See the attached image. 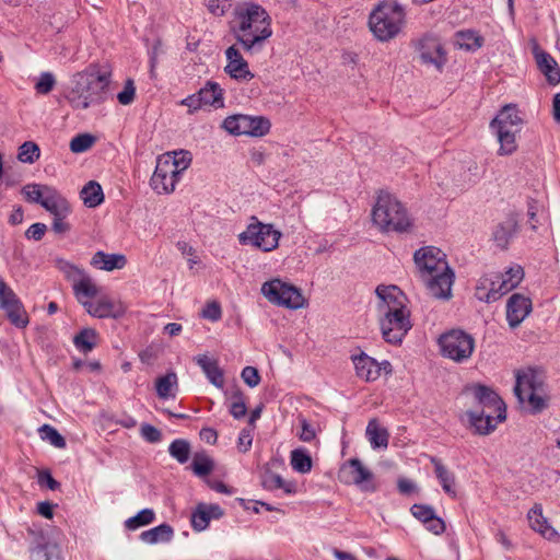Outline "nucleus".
I'll return each mask as SVG.
<instances>
[{"label": "nucleus", "instance_id": "obj_6", "mask_svg": "<svg viewBox=\"0 0 560 560\" xmlns=\"http://www.w3.org/2000/svg\"><path fill=\"white\" fill-rule=\"evenodd\" d=\"M372 220L385 232H405L411 225L406 208L388 192L378 195L372 211Z\"/></svg>", "mask_w": 560, "mask_h": 560}, {"label": "nucleus", "instance_id": "obj_43", "mask_svg": "<svg viewBox=\"0 0 560 560\" xmlns=\"http://www.w3.org/2000/svg\"><path fill=\"white\" fill-rule=\"evenodd\" d=\"M168 453L179 464H185L189 459L190 444L185 439H176L170 444Z\"/></svg>", "mask_w": 560, "mask_h": 560}, {"label": "nucleus", "instance_id": "obj_39", "mask_svg": "<svg viewBox=\"0 0 560 560\" xmlns=\"http://www.w3.org/2000/svg\"><path fill=\"white\" fill-rule=\"evenodd\" d=\"M290 463L292 468L300 474H307L312 469V458L303 448H296L291 452Z\"/></svg>", "mask_w": 560, "mask_h": 560}, {"label": "nucleus", "instance_id": "obj_58", "mask_svg": "<svg viewBox=\"0 0 560 560\" xmlns=\"http://www.w3.org/2000/svg\"><path fill=\"white\" fill-rule=\"evenodd\" d=\"M300 423H301V432L299 433L300 440H302L303 442H312L316 438V434H317V430H316L315 425L310 423L304 418L300 420Z\"/></svg>", "mask_w": 560, "mask_h": 560}, {"label": "nucleus", "instance_id": "obj_38", "mask_svg": "<svg viewBox=\"0 0 560 560\" xmlns=\"http://www.w3.org/2000/svg\"><path fill=\"white\" fill-rule=\"evenodd\" d=\"M177 387V375L175 372H168L156 380L155 388L160 398L166 399L175 397L173 389Z\"/></svg>", "mask_w": 560, "mask_h": 560}, {"label": "nucleus", "instance_id": "obj_46", "mask_svg": "<svg viewBox=\"0 0 560 560\" xmlns=\"http://www.w3.org/2000/svg\"><path fill=\"white\" fill-rule=\"evenodd\" d=\"M38 431L40 438L44 441H48L52 446L57 448L66 447L67 444L65 438L54 427L49 424H43Z\"/></svg>", "mask_w": 560, "mask_h": 560}, {"label": "nucleus", "instance_id": "obj_21", "mask_svg": "<svg viewBox=\"0 0 560 560\" xmlns=\"http://www.w3.org/2000/svg\"><path fill=\"white\" fill-rule=\"evenodd\" d=\"M533 310L532 300L523 294H512L506 303V320L510 328H517Z\"/></svg>", "mask_w": 560, "mask_h": 560}, {"label": "nucleus", "instance_id": "obj_61", "mask_svg": "<svg viewBox=\"0 0 560 560\" xmlns=\"http://www.w3.org/2000/svg\"><path fill=\"white\" fill-rule=\"evenodd\" d=\"M222 311L217 302H211L206 305V307L202 310V317L210 319L211 322H217L221 318Z\"/></svg>", "mask_w": 560, "mask_h": 560}, {"label": "nucleus", "instance_id": "obj_31", "mask_svg": "<svg viewBox=\"0 0 560 560\" xmlns=\"http://www.w3.org/2000/svg\"><path fill=\"white\" fill-rule=\"evenodd\" d=\"M431 463L434 466L435 476L439 479L443 490L451 497H456L454 474L450 471L436 457H431Z\"/></svg>", "mask_w": 560, "mask_h": 560}, {"label": "nucleus", "instance_id": "obj_63", "mask_svg": "<svg viewBox=\"0 0 560 560\" xmlns=\"http://www.w3.org/2000/svg\"><path fill=\"white\" fill-rule=\"evenodd\" d=\"M425 528L434 535H441L445 532V523L436 514L432 516V518L424 524Z\"/></svg>", "mask_w": 560, "mask_h": 560}, {"label": "nucleus", "instance_id": "obj_44", "mask_svg": "<svg viewBox=\"0 0 560 560\" xmlns=\"http://www.w3.org/2000/svg\"><path fill=\"white\" fill-rule=\"evenodd\" d=\"M161 156L170 159L168 163H173V167L176 168V173L179 176H182L183 172L186 171L191 163L190 153L187 151L167 152Z\"/></svg>", "mask_w": 560, "mask_h": 560}, {"label": "nucleus", "instance_id": "obj_51", "mask_svg": "<svg viewBox=\"0 0 560 560\" xmlns=\"http://www.w3.org/2000/svg\"><path fill=\"white\" fill-rule=\"evenodd\" d=\"M505 282L508 289L511 291L516 288L524 278V270L521 266L515 265L510 267L504 273H499Z\"/></svg>", "mask_w": 560, "mask_h": 560}, {"label": "nucleus", "instance_id": "obj_2", "mask_svg": "<svg viewBox=\"0 0 560 560\" xmlns=\"http://www.w3.org/2000/svg\"><path fill=\"white\" fill-rule=\"evenodd\" d=\"M378 324L384 340L392 345H400L412 328L407 296L397 285L380 284L375 289Z\"/></svg>", "mask_w": 560, "mask_h": 560}, {"label": "nucleus", "instance_id": "obj_5", "mask_svg": "<svg viewBox=\"0 0 560 560\" xmlns=\"http://www.w3.org/2000/svg\"><path fill=\"white\" fill-rule=\"evenodd\" d=\"M405 22V9L397 0L381 1L369 15L370 31L383 43L397 37Z\"/></svg>", "mask_w": 560, "mask_h": 560}, {"label": "nucleus", "instance_id": "obj_45", "mask_svg": "<svg viewBox=\"0 0 560 560\" xmlns=\"http://www.w3.org/2000/svg\"><path fill=\"white\" fill-rule=\"evenodd\" d=\"M46 188L52 187L47 185L28 184L23 187L22 194L28 202L39 203L42 206V202L46 197Z\"/></svg>", "mask_w": 560, "mask_h": 560}, {"label": "nucleus", "instance_id": "obj_1", "mask_svg": "<svg viewBox=\"0 0 560 560\" xmlns=\"http://www.w3.org/2000/svg\"><path fill=\"white\" fill-rule=\"evenodd\" d=\"M229 26L236 43L247 54L260 51L272 35L270 15L260 4L254 2L237 3Z\"/></svg>", "mask_w": 560, "mask_h": 560}, {"label": "nucleus", "instance_id": "obj_11", "mask_svg": "<svg viewBox=\"0 0 560 560\" xmlns=\"http://www.w3.org/2000/svg\"><path fill=\"white\" fill-rule=\"evenodd\" d=\"M442 354L455 362L468 360L475 349V339L460 329H453L439 339Z\"/></svg>", "mask_w": 560, "mask_h": 560}, {"label": "nucleus", "instance_id": "obj_22", "mask_svg": "<svg viewBox=\"0 0 560 560\" xmlns=\"http://www.w3.org/2000/svg\"><path fill=\"white\" fill-rule=\"evenodd\" d=\"M468 423L474 429L476 434L487 435L491 433L503 420L498 419V412L492 413L485 409L480 410H468L466 412Z\"/></svg>", "mask_w": 560, "mask_h": 560}, {"label": "nucleus", "instance_id": "obj_52", "mask_svg": "<svg viewBox=\"0 0 560 560\" xmlns=\"http://www.w3.org/2000/svg\"><path fill=\"white\" fill-rule=\"evenodd\" d=\"M21 301L15 292L0 277V308L3 310Z\"/></svg>", "mask_w": 560, "mask_h": 560}, {"label": "nucleus", "instance_id": "obj_42", "mask_svg": "<svg viewBox=\"0 0 560 560\" xmlns=\"http://www.w3.org/2000/svg\"><path fill=\"white\" fill-rule=\"evenodd\" d=\"M213 468V460L205 452L195 454L191 463V469L196 476H208Z\"/></svg>", "mask_w": 560, "mask_h": 560}, {"label": "nucleus", "instance_id": "obj_12", "mask_svg": "<svg viewBox=\"0 0 560 560\" xmlns=\"http://www.w3.org/2000/svg\"><path fill=\"white\" fill-rule=\"evenodd\" d=\"M270 121L262 116L236 114L222 121V128L233 136L262 137L270 130Z\"/></svg>", "mask_w": 560, "mask_h": 560}, {"label": "nucleus", "instance_id": "obj_27", "mask_svg": "<svg viewBox=\"0 0 560 560\" xmlns=\"http://www.w3.org/2000/svg\"><path fill=\"white\" fill-rule=\"evenodd\" d=\"M42 207L54 217H68L71 212V208L67 199L54 187L46 188V197L42 202Z\"/></svg>", "mask_w": 560, "mask_h": 560}, {"label": "nucleus", "instance_id": "obj_3", "mask_svg": "<svg viewBox=\"0 0 560 560\" xmlns=\"http://www.w3.org/2000/svg\"><path fill=\"white\" fill-rule=\"evenodd\" d=\"M413 260L429 293L435 299L448 300L454 272L446 261V255L438 247L425 246L416 250Z\"/></svg>", "mask_w": 560, "mask_h": 560}, {"label": "nucleus", "instance_id": "obj_60", "mask_svg": "<svg viewBox=\"0 0 560 560\" xmlns=\"http://www.w3.org/2000/svg\"><path fill=\"white\" fill-rule=\"evenodd\" d=\"M230 0H209L207 8L215 16H222L230 8Z\"/></svg>", "mask_w": 560, "mask_h": 560}, {"label": "nucleus", "instance_id": "obj_33", "mask_svg": "<svg viewBox=\"0 0 560 560\" xmlns=\"http://www.w3.org/2000/svg\"><path fill=\"white\" fill-rule=\"evenodd\" d=\"M174 536V530L168 524H161L156 527H153L149 530H144L140 535V539L150 545L159 544V542H168L172 540Z\"/></svg>", "mask_w": 560, "mask_h": 560}, {"label": "nucleus", "instance_id": "obj_36", "mask_svg": "<svg viewBox=\"0 0 560 560\" xmlns=\"http://www.w3.org/2000/svg\"><path fill=\"white\" fill-rule=\"evenodd\" d=\"M81 198L89 208H95L104 200V194L97 182L91 180L81 190Z\"/></svg>", "mask_w": 560, "mask_h": 560}, {"label": "nucleus", "instance_id": "obj_10", "mask_svg": "<svg viewBox=\"0 0 560 560\" xmlns=\"http://www.w3.org/2000/svg\"><path fill=\"white\" fill-rule=\"evenodd\" d=\"M261 294L270 303L290 310L302 308L305 305V299L300 289L278 278L262 283Z\"/></svg>", "mask_w": 560, "mask_h": 560}, {"label": "nucleus", "instance_id": "obj_49", "mask_svg": "<svg viewBox=\"0 0 560 560\" xmlns=\"http://www.w3.org/2000/svg\"><path fill=\"white\" fill-rule=\"evenodd\" d=\"M32 560H60L59 549L56 545H39L33 549Z\"/></svg>", "mask_w": 560, "mask_h": 560}, {"label": "nucleus", "instance_id": "obj_28", "mask_svg": "<svg viewBox=\"0 0 560 560\" xmlns=\"http://www.w3.org/2000/svg\"><path fill=\"white\" fill-rule=\"evenodd\" d=\"M127 264V259L121 254H106L102 250L96 252L92 259L91 265L97 269L112 271L114 269H122Z\"/></svg>", "mask_w": 560, "mask_h": 560}, {"label": "nucleus", "instance_id": "obj_57", "mask_svg": "<svg viewBox=\"0 0 560 560\" xmlns=\"http://www.w3.org/2000/svg\"><path fill=\"white\" fill-rule=\"evenodd\" d=\"M241 377L249 387H256L260 383L258 370L254 366H245L241 373Z\"/></svg>", "mask_w": 560, "mask_h": 560}, {"label": "nucleus", "instance_id": "obj_8", "mask_svg": "<svg viewBox=\"0 0 560 560\" xmlns=\"http://www.w3.org/2000/svg\"><path fill=\"white\" fill-rule=\"evenodd\" d=\"M523 119L515 105L509 104L502 107L499 114L490 122L491 129L495 132L500 148V155H510L516 151V133L520 132Z\"/></svg>", "mask_w": 560, "mask_h": 560}, {"label": "nucleus", "instance_id": "obj_37", "mask_svg": "<svg viewBox=\"0 0 560 560\" xmlns=\"http://www.w3.org/2000/svg\"><path fill=\"white\" fill-rule=\"evenodd\" d=\"M97 332L93 328H84L73 338L75 348L83 352H91L96 346Z\"/></svg>", "mask_w": 560, "mask_h": 560}, {"label": "nucleus", "instance_id": "obj_7", "mask_svg": "<svg viewBox=\"0 0 560 560\" xmlns=\"http://www.w3.org/2000/svg\"><path fill=\"white\" fill-rule=\"evenodd\" d=\"M514 393L522 405L527 402L532 413L541 412L547 407L544 376L535 369L517 371Z\"/></svg>", "mask_w": 560, "mask_h": 560}, {"label": "nucleus", "instance_id": "obj_23", "mask_svg": "<svg viewBox=\"0 0 560 560\" xmlns=\"http://www.w3.org/2000/svg\"><path fill=\"white\" fill-rule=\"evenodd\" d=\"M533 54L539 71L546 77L550 85H557L560 83V67L555 58L547 51L541 50L540 47L535 44L533 47Z\"/></svg>", "mask_w": 560, "mask_h": 560}, {"label": "nucleus", "instance_id": "obj_35", "mask_svg": "<svg viewBox=\"0 0 560 560\" xmlns=\"http://www.w3.org/2000/svg\"><path fill=\"white\" fill-rule=\"evenodd\" d=\"M455 40L459 48L467 51L477 50L483 44V37L472 30L457 32L455 35Z\"/></svg>", "mask_w": 560, "mask_h": 560}, {"label": "nucleus", "instance_id": "obj_20", "mask_svg": "<svg viewBox=\"0 0 560 560\" xmlns=\"http://www.w3.org/2000/svg\"><path fill=\"white\" fill-rule=\"evenodd\" d=\"M471 392L481 409L491 411L492 413L498 412V419L505 420V404L494 390L485 385H475L471 387Z\"/></svg>", "mask_w": 560, "mask_h": 560}, {"label": "nucleus", "instance_id": "obj_24", "mask_svg": "<svg viewBox=\"0 0 560 560\" xmlns=\"http://www.w3.org/2000/svg\"><path fill=\"white\" fill-rule=\"evenodd\" d=\"M527 518L529 526L535 532L539 533L542 537L548 540H559L560 535L557 530L548 523L547 518L542 515V506L539 503L528 511Z\"/></svg>", "mask_w": 560, "mask_h": 560}, {"label": "nucleus", "instance_id": "obj_25", "mask_svg": "<svg viewBox=\"0 0 560 560\" xmlns=\"http://www.w3.org/2000/svg\"><path fill=\"white\" fill-rule=\"evenodd\" d=\"M420 58L423 63L433 65L441 69L446 62L445 52L435 39L423 38L419 43Z\"/></svg>", "mask_w": 560, "mask_h": 560}, {"label": "nucleus", "instance_id": "obj_59", "mask_svg": "<svg viewBox=\"0 0 560 560\" xmlns=\"http://www.w3.org/2000/svg\"><path fill=\"white\" fill-rule=\"evenodd\" d=\"M140 432L142 438L150 443H158L162 439L161 431L148 423L142 424Z\"/></svg>", "mask_w": 560, "mask_h": 560}, {"label": "nucleus", "instance_id": "obj_34", "mask_svg": "<svg viewBox=\"0 0 560 560\" xmlns=\"http://www.w3.org/2000/svg\"><path fill=\"white\" fill-rule=\"evenodd\" d=\"M261 486L264 489L273 491L277 489H282L285 493H294L295 492V483L292 481H285L278 474H275L270 470H267L261 476Z\"/></svg>", "mask_w": 560, "mask_h": 560}, {"label": "nucleus", "instance_id": "obj_54", "mask_svg": "<svg viewBox=\"0 0 560 560\" xmlns=\"http://www.w3.org/2000/svg\"><path fill=\"white\" fill-rule=\"evenodd\" d=\"M410 513L419 522L425 524L432 518V516L435 514V511L432 506L427 504H413L410 508Z\"/></svg>", "mask_w": 560, "mask_h": 560}, {"label": "nucleus", "instance_id": "obj_30", "mask_svg": "<svg viewBox=\"0 0 560 560\" xmlns=\"http://www.w3.org/2000/svg\"><path fill=\"white\" fill-rule=\"evenodd\" d=\"M199 95L202 105L213 106L215 108L223 107V90L217 82L209 81L199 90Z\"/></svg>", "mask_w": 560, "mask_h": 560}, {"label": "nucleus", "instance_id": "obj_15", "mask_svg": "<svg viewBox=\"0 0 560 560\" xmlns=\"http://www.w3.org/2000/svg\"><path fill=\"white\" fill-rule=\"evenodd\" d=\"M95 296L82 295L81 300H78L91 316L97 318H119L126 313V306L122 302L106 295L100 296L96 301H91Z\"/></svg>", "mask_w": 560, "mask_h": 560}, {"label": "nucleus", "instance_id": "obj_29", "mask_svg": "<svg viewBox=\"0 0 560 560\" xmlns=\"http://www.w3.org/2000/svg\"><path fill=\"white\" fill-rule=\"evenodd\" d=\"M197 364L201 368L209 382L218 388L224 385L223 371L218 365L215 360L209 359L207 355H198L196 358Z\"/></svg>", "mask_w": 560, "mask_h": 560}, {"label": "nucleus", "instance_id": "obj_47", "mask_svg": "<svg viewBox=\"0 0 560 560\" xmlns=\"http://www.w3.org/2000/svg\"><path fill=\"white\" fill-rule=\"evenodd\" d=\"M211 515L207 510V504H199L191 514V526L195 530L201 532L209 526Z\"/></svg>", "mask_w": 560, "mask_h": 560}, {"label": "nucleus", "instance_id": "obj_40", "mask_svg": "<svg viewBox=\"0 0 560 560\" xmlns=\"http://www.w3.org/2000/svg\"><path fill=\"white\" fill-rule=\"evenodd\" d=\"M10 323L18 328H25L28 325V316L21 301L3 308Z\"/></svg>", "mask_w": 560, "mask_h": 560}, {"label": "nucleus", "instance_id": "obj_9", "mask_svg": "<svg viewBox=\"0 0 560 560\" xmlns=\"http://www.w3.org/2000/svg\"><path fill=\"white\" fill-rule=\"evenodd\" d=\"M282 233L276 230L272 224L258 221L256 217H252V222L246 230L238 234V242L242 245H250L262 252H272L279 246V240Z\"/></svg>", "mask_w": 560, "mask_h": 560}, {"label": "nucleus", "instance_id": "obj_26", "mask_svg": "<svg viewBox=\"0 0 560 560\" xmlns=\"http://www.w3.org/2000/svg\"><path fill=\"white\" fill-rule=\"evenodd\" d=\"M352 361L358 377L365 382H372L380 377L381 366L375 359L369 357L366 353L361 352L358 355H352Z\"/></svg>", "mask_w": 560, "mask_h": 560}, {"label": "nucleus", "instance_id": "obj_19", "mask_svg": "<svg viewBox=\"0 0 560 560\" xmlns=\"http://www.w3.org/2000/svg\"><path fill=\"white\" fill-rule=\"evenodd\" d=\"M226 66L224 72L237 81H250L254 73L249 70L248 62L244 59L236 45H232L225 50Z\"/></svg>", "mask_w": 560, "mask_h": 560}, {"label": "nucleus", "instance_id": "obj_4", "mask_svg": "<svg viewBox=\"0 0 560 560\" xmlns=\"http://www.w3.org/2000/svg\"><path fill=\"white\" fill-rule=\"evenodd\" d=\"M108 85L109 74L101 72L97 66H90L73 75L67 100L74 109H86L105 101Z\"/></svg>", "mask_w": 560, "mask_h": 560}, {"label": "nucleus", "instance_id": "obj_18", "mask_svg": "<svg viewBox=\"0 0 560 560\" xmlns=\"http://www.w3.org/2000/svg\"><path fill=\"white\" fill-rule=\"evenodd\" d=\"M520 231V220L515 212H510L492 231V241L502 250L509 248L511 241Z\"/></svg>", "mask_w": 560, "mask_h": 560}, {"label": "nucleus", "instance_id": "obj_14", "mask_svg": "<svg viewBox=\"0 0 560 560\" xmlns=\"http://www.w3.org/2000/svg\"><path fill=\"white\" fill-rule=\"evenodd\" d=\"M339 480L345 485H355L362 491L374 492L373 474L358 458L347 460L339 470Z\"/></svg>", "mask_w": 560, "mask_h": 560}, {"label": "nucleus", "instance_id": "obj_16", "mask_svg": "<svg viewBox=\"0 0 560 560\" xmlns=\"http://www.w3.org/2000/svg\"><path fill=\"white\" fill-rule=\"evenodd\" d=\"M170 159L166 156H159L156 159L155 170L150 179L151 188L159 195H168L175 190L180 176L173 167V163H168Z\"/></svg>", "mask_w": 560, "mask_h": 560}, {"label": "nucleus", "instance_id": "obj_53", "mask_svg": "<svg viewBox=\"0 0 560 560\" xmlns=\"http://www.w3.org/2000/svg\"><path fill=\"white\" fill-rule=\"evenodd\" d=\"M233 401L230 407V412L235 419L243 418L247 412V407L241 390H236L233 396Z\"/></svg>", "mask_w": 560, "mask_h": 560}, {"label": "nucleus", "instance_id": "obj_32", "mask_svg": "<svg viewBox=\"0 0 560 560\" xmlns=\"http://www.w3.org/2000/svg\"><path fill=\"white\" fill-rule=\"evenodd\" d=\"M365 434L373 448L387 447L389 434L380 425L377 419L373 418L369 421Z\"/></svg>", "mask_w": 560, "mask_h": 560}, {"label": "nucleus", "instance_id": "obj_64", "mask_svg": "<svg viewBox=\"0 0 560 560\" xmlns=\"http://www.w3.org/2000/svg\"><path fill=\"white\" fill-rule=\"evenodd\" d=\"M38 483L42 487L46 486L50 490H57L60 487V483L47 470L39 471V474H38Z\"/></svg>", "mask_w": 560, "mask_h": 560}, {"label": "nucleus", "instance_id": "obj_48", "mask_svg": "<svg viewBox=\"0 0 560 560\" xmlns=\"http://www.w3.org/2000/svg\"><path fill=\"white\" fill-rule=\"evenodd\" d=\"M39 147L35 142L26 141L20 147L18 159L23 163L32 164L39 159Z\"/></svg>", "mask_w": 560, "mask_h": 560}, {"label": "nucleus", "instance_id": "obj_13", "mask_svg": "<svg viewBox=\"0 0 560 560\" xmlns=\"http://www.w3.org/2000/svg\"><path fill=\"white\" fill-rule=\"evenodd\" d=\"M56 267L72 282V289L77 300H81L82 295L98 294L97 285L83 269L65 259H57Z\"/></svg>", "mask_w": 560, "mask_h": 560}, {"label": "nucleus", "instance_id": "obj_41", "mask_svg": "<svg viewBox=\"0 0 560 560\" xmlns=\"http://www.w3.org/2000/svg\"><path fill=\"white\" fill-rule=\"evenodd\" d=\"M155 520V513L152 509H143L135 516L125 521V527L129 530H136L139 527L147 526Z\"/></svg>", "mask_w": 560, "mask_h": 560}, {"label": "nucleus", "instance_id": "obj_55", "mask_svg": "<svg viewBox=\"0 0 560 560\" xmlns=\"http://www.w3.org/2000/svg\"><path fill=\"white\" fill-rule=\"evenodd\" d=\"M56 80L51 72H43L35 84V90L38 94L46 95L55 86Z\"/></svg>", "mask_w": 560, "mask_h": 560}, {"label": "nucleus", "instance_id": "obj_17", "mask_svg": "<svg viewBox=\"0 0 560 560\" xmlns=\"http://www.w3.org/2000/svg\"><path fill=\"white\" fill-rule=\"evenodd\" d=\"M506 283L498 272L485 275L476 285L475 296L481 302L493 303L511 291Z\"/></svg>", "mask_w": 560, "mask_h": 560}, {"label": "nucleus", "instance_id": "obj_56", "mask_svg": "<svg viewBox=\"0 0 560 560\" xmlns=\"http://www.w3.org/2000/svg\"><path fill=\"white\" fill-rule=\"evenodd\" d=\"M136 88L133 81L128 79L125 82L124 89L117 94V100L121 105H129L133 102Z\"/></svg>", "mask_w": 560, "mask_h": 560}, {"label": "nucleus", "instance_id": "obj_62", "mask_svg": "<svg viewBox=\"0 0 560 560\" xmlns=\"http://www.w3.org/2000/svg\"><path fill=\"white\" fill-rule=\"evenodd\" d=\"M47 230L44 223H34L25 232V237L28 240L40 241Z\"/></svg>", "mask_w": 560, "mask_h": 560}, {"label": "nucleus", "instance_id": "obj_50", "mask_svg": "<svg viewBox=\"0 0 560 560\" xmlns=\"http://www.w3.org/2000/svg\"><path fill=\"white\" fill-rule=\"evenodd\" d=\"M95 137L90 133H80L70 141V150L73 153H83L95 143Z\"/></svg>", "mask_w": 560, "mask_h": 560}]
</instances>
